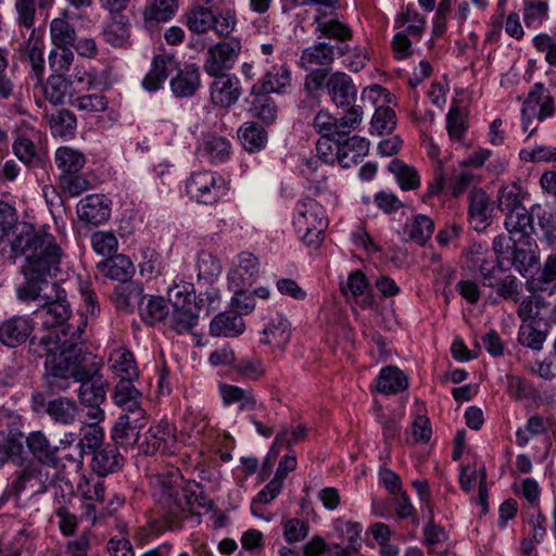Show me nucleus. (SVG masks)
<instances>
[{
    "instance_id": "f257e3e1",
    "label": "nucleus",
    "mask_w": 556,
    "mask_h": 556,
    "mask_svg": "<svg viewBox=\"0 0 556 556\" xmlns=\"http://www.w3.org/2000/svg\"><path fill=\"white\" fill-rule=\"evenodd\" d=\"M71 359L48 366L47 391L50 394L66 392L79 383L77 399L80 405L88 408V420L100 424L105 416L101 405L106 401L110 386L102 375L103 363L87 351L80 357L73 356Z\"/></svg>"
},
{
    "instance_id": "f03ea898",
    "label": "nucleus",
    "mask_w": 556,
    "mask_h": 556,
    "mask_svg": "<svg viewBox=\"0 0 556 556\" xmlns=\"http://www.w3.org/2000/svg\"><path fill=\"white\" fill-rule=\"evenodd\" d=\"M13 254L25 258L21 267L25 281L16 288L17 300L42 303L43 287L49 285V278L60 271L62 249L55 238L38 241L22 230L21 238L14 243Z\"/></svg>"
},
{
    "instance_id": "7ed1b4c3",
    "label": "nucleus",
    "mask_w": 556,
    "mask_h": 556,
    "mask_svg": "<svg viewBox=\"0 0 556 556\" xmlns=\"http://www.w3.org/2000/svg\"><path fill=\"white\" fill-rule=\"evenodd\" d=\"M45 332L29 338L28 352L36 357H46L42 371V383L47 389V374L50 365L63 359L77 358L86 351L81 342L83 328H45ZM73 359H71L72 362Z\"/></svg>"
},
{
    "instance_id": "20e7f679",
    "label": "nucleus",
    "mask_w": 556,
    "mask_h": 556,
    "mask_svg": "<svg viewBox=\"0 0 556 556\" xmlns=\"http://www.w3.org/2000/svg\"><path fill=\"white\" fill-rule=\"evenodd\" d=\"M293 225L298 236L308 247L317 248L328 226L326 211L316 200L306 198L296 203Z\"/></svg>"
},
{
    "instance_id": "39448f33",
    "label": "nucleus",
    "mask_w": 556,
    "mask_h": 556,
    "mask_svg": "<svg viewBox=\"0 0 556 556\" xmlns=\"http://www.w3.org/2000/svg\"><path fill=\"white\" fill-rule=\"evenodd\" d=\"M162 491L159 498L160 514L174 527L180 520V516L190 509L194 493L182 485V478L178 471L172 472L168 481L163 479Z\"/></svg>"
},
{
    "instance_id": "423d86ee",
    "label": "nucleus",
    "mask_w": 556,
    "mask_h": 556,
    "mask_svg": "<svg viewBox=\"0 0 556 556\" xmlns=\"http://www.w3.org/2000/svg\"><path fill=\"white\" fill-rule=\"evenodd\" d=\"M34 313L41 320L43 328L76 329L80 326L84 329L85 326L83 323L76 326L67 323L72 315V307L66 291L58 282L51 283V291L43 293L42 303L38 304Z\"/></svg>"
},
{
    "instance_id": "0eeeda50",
    "label": "nucleus",
    "mask_w": 556,
    "mask_h": 556,
    "mask_svg": "<svg viewBox=\"0 0 556 556\" xmlns=\"http://www.w3.org/2000/svg\"><path fill=\"white\" fill-rule=\"evenodd\" d=\"M312 25L318 38L337 42L334 49L339 55H345L350 52L349 41L353 38V30L346 23L340 21L336 13H327L318 9Z\"/></svg>"
},
{
    "instance_id": "6e6552de",
    "label": "nucleus",
    "mask_w": 556,
    "mask_h": 556,
    "mask_svg": "<svg viewBox=\"0 0 556 556\" xmlns=\"http://www.w3.org/2000/svg\"><path fill=\"white\" fill-rule=\"evenodd\" d=\"M31 407L35 413L47 414L53 422L63 426L73 425L79 415L76 401L62 395L47 400L43 393L36 392L31 396Z\"/></svg>"
},
{
    "instance_id": "1a4fd4ad",
    "label": "nucleus",
    "mask_w": 556,
    "mask_h": 556,
    "mask_svg": "<svg viewBox=\"0 0 556 556\" xmlns=\"http://www.w3.org/2000/svg\"><path fill=\"white\" fill-rule=\"evenodd\" d=\"M363 110L361 106H352L344 116L340 118L333 117L326 111H319L314 117L313 127L323 136L328 137H346L362 122Z\"/></svg>"
},
{
    "instance_id": "9d476101",
    "label": "nucleus",
    "mask_w": 556,
    "mask_h": 556,
    "mask_svg": "<svg viewBox=\"0 0 556 556\" xmlns=\"http://www.w3.org/2000/svg\"><path fill=\"white\" fill-rule=\"evenodd\" d=\"M241 52V42L237 38L219 41L206 52L203 68L208 76L229 74Z\"/></svg>"
},
{
    "instance_id": "9b49d317",
    "label": "nucleus",
    "mask_w": 556,
    "mask_h": 556,
    "mask_svg": "<svg viewBox=\"0 0 556 556\" xmlns=\"http://www.w3.org/2000/svg\"><path fill=\"white\" fill-rule=\"evenodd\" d=\"M53 483V477L49 470L39 464H30L17 472L9 484L7 492L17 496L23 491H29L31 495L42 494Z\"/></svg>"
},
{
    "instance_id": "f8f14e48",
    "label": "nucleus",
    "mask_w": 556,
    "mask_h": 556,
    "mask_svg": "<svg viewBox=\"0 0 556 556\" xmlns=\"http://www.w3.org/2000/svg\"><path fill=\"white\" fill-rule=\"evenodd\" d=\"M187 193L202 204H214L224 193V180L208 170L194 173L187 180Z\"/></svg>"
},
{
    "instance_id": "ddd939ff",
    "label": "nucleus",
    "mask_w": 556,
    "mask_h": 556,
    "mask_svg": "<svg viewBox=\"0 0 556 556\" xmlns=\"http://www.w3.org/2000/svg\"><path fill=\"white\" fill-rule=\"evenodd\" d=\"M147 424L144 408L123 412L111 429V439L116 445L128 446L138 442L140 430Z\"/></svg>"
},
{
    "instance_id": "4468645a",
    "label": "nucleus",
    "mask_w": 556,
    "mask_h": 556,
    "mask_svg": "<svg viewBox=\"0 0 556 556\" xmlns=\"http://www.w3.org/2000/svg\"><path fill=\"white\" fill-rule=\"evenodd\" d=\"M480 274L482 277V285L489 288H495L498 296L504 300L519 301V293L521 290V282L514 275H506L503 278L496 276V271H503V262L497 261V265L489 267L486 261L480 265Z\"/></svg>"
},
{
    "instance_id": "2eb2a0df",
    "label": "nucleus",
    "mask_w": 556,
    "mask_h": 556,
    "mask_svg": "<svg viewBox=\"0 0 556 556\" xmlns=\"http://www.w3.org/2000/svg\"><path fill=\"white\" fill-rule=\"evenodd\" d=\"M177 447L175 427L167 421H161L149 428L144 435L142 450L147 455L155 453L174 454Z\"/></svg>"
},
{
    "instance_id": "dca6fc26",
    "label": "nucleus",
    "mask_w": 556,
    "mask_h": 556,
    "mask_svg": "<svg viewBox=\"0 0 556 556\" xmlns=\"http://www.w3.org/2000/svg\"><path fill=\"white\" fill-rule=\"evenodd\" d=\"M22 229L29 235V238L34 237V239L38 241H47L48 238H54L50 233L37 231L31 224L18 223L15 208L0 201V238L7 237L13 232L14 238L11 241L12 252L15 241L21 238Z\"/></svg>"
},
{
    "instance_id": "f3484780",
    "label": "nucleus",
    "mask_w": 556,
    "mask_h": 556,
    "mask_svg": "<svg viewBox=\"0 0 556 556\" xmlns=\"http://www.w3.org/2000/svg\"><path fill=\"white\" fill-rule=\"evenodd\" d=\"M212 77L214 78L210 86L212 102L224 109L233 105L242 94L239 78L232 74H219Z\"/></svg>"
},
{
    "instance_id": "a211bd4d",
    "label": "nucleus",
    "mask_w": 556,
    "mask_h": 556,
    "mask_svg": "<svg viewBox=\"0 0 556 556\" xmlns=\"http://www.w3.org/2000/svg\"><path fill=\"white\" fill-rule=\"evenodd\" d=\"M35 329V323L27 315H14L0 325V341L9 348L25 343Z\"/></svg>"
},
{
    "instance_id": "6ab92c4d",
    "label": "nucleus",
    "mask_w": 556,
    "mask_h": 556,
    "mask_svg": "<svg viewBox=\"0 0 556 556\" xmlns=\"http://www.w3.org/2000/svg\"><path fill=\"white\" fill-rule=\"evenodd\" d=\"M493 206L490 197L481 188L468 193V219L477 231L484 230L492 220Z\"/></svg>"
},
{
    "instance_id": "aec40b11",
    "label": "nucleus",
    "mask_w": 556,
    "mask_h": 556,
    "mask_svg": "<svg viewBox=\"0 0 556 556\" xmlns=\"http://www.w3.org/2000/svg\"><path fill=\"white\" fill-rule=\"evenodd\" d=\"M78 218L89 225L99 226L111 215V207L103 194H88L77 204Z\"/></svg>"
},
{
    "instance_id": "412c9836",
    "label": "nucleus",
    "mask_w": 556,
    "mask_h": 556,
    "mask_svg": "<svg viewBox=\"0 0 556 556\" xmlns=\"http://www.w3.org/2000/svg\"><path fill=\"white\" fill-rule=\"evenodd\" d=\"M176 74L169 81L170 90L176 98L192 97L201 86L200 70L193 63H185L182 67L177 62Z\"/></svg>"
},
{
    "instance_id": "4be33fe9",
    "label": "nucleus",
    "mask_w": 556,
    "mask_h": 556,
    "mask_svg": "<svg viewBox=\"0 0 556 556\" xmlns=\"http://www.w3.org/2000/svg\"><path fill=\"white\" fill-rule=\"evenodd\" d=\"M325 86L338 108L355 106L357 89L349 75L336 72L330 75Z\"/></svg>"
},
{
    "instance_id": "5701e85b",
    "label": "nucleus",
    "mask_w": 556,
    "mask_h": 556,
    "mask_svg": "<svg viewBox=\"0 0 556 556\" xmlns=\"http://www.w3.org/2000/svg\"><path fill=\"white\" fill-rule=\"evenodd\" d=\"M175 70H177V60L174 55L166 53L155 55L150 71L141 81L142 88L149 92L157 91Z\"/></svg>"
},
{
    "instance_id": "b1692460",
    "label": "nucleus",
    "mask_w": 556,
    "mask_h": 556,
    "mask_svg": "<svg viewBox=\"0 0 556 556\" xmlns=\"http://www.w3.org/2000/svg\"><path fill=\"white\" fill-rule=\"evenodd\" d=\"M291 84V72L285 64H275L264 71L263 76L255 83L251 92L282 93Z\"/></svg>"
},
{
    "instance_id": "393cba45",
    "label": "nucleus",
    "mask_w": 556,
    "mask_h": 556,
    "mask_svg": "<svg viewBox=\"0 0 556 556\" xmlns=\"http://www.w3.org/2000/svg\"><path fill=\"white\" fill-rule=\"evenodd\" d=\"M336 159L343 167L358 163L359 159L368 153L369 141L359 136L338 137L336 139Z\"/></svg>"
},
{
    "instance_id": "a878e982",
    "label": "nucleus",
    "mask_w": 556,
    "mask_h": 556,
    "mask_svg": "<svg viewBox=\"0 0 556 556\" xmlns=\"http://www.w3.org/2000/svg\"><path fill=\"white\" fill-rule=\"evenodd\" d=\"M334 46L320 41L303 50L299 65L305 70H323L329 72L334 61Z\"/></svg>"
},
{
    "instance_id": "bb28decb",
    "label": "nucleus",
    "mask_w": 556,
    "mask_h": 556,
    "mask_svg": "<svg viewBox=\"0 0 556 556\" xmlns=\"http://www.w3.org/2000/svg\"><path fill=\"white\" fill-rule=\"evenodd\" d=\"M115 443H105L101 448L92 454L91 469L99 477H106L115 473L124 466V456L119 453Z\"/></svg>"
},
{
    "instance_id": "cd10ccee",
    "label": "nucleus",
    "mask_w": 556,
    "mask_h": 556,
    "mask_svg": "<svg viewBox=\"0 0 556 556\" xmlns=\"http://www.w3.org/2000/svg\"><path fill=\"white\" fill-rule=\"evenodd\" d=\"M26 444L34 458L39 462V465L58 467L60 448L52 445L42 431L30 432L26 438Z\"/></svg>"
},
{
    "instance_id": "c85d7f7f",
    "label": "nucleus",
    "mask_w": 556,
    "mask_h": 556,
    "mask_svg": "<svg viewBox=\"0 0 556 556\" xmlns=\"http://www.w3.org/2000/svg\"><path fill=\"white\" fill-rule=\"evenodd\" d=\"M504 225L509 233V240L513 242L522 243L525 240L533 239V217L526 208L507 214Z\"/></svg>"
},
{
    "instance_id": "c756f323",
    "label": "nucleus",
    "mask_w": 556,
    "mask_h": 556,
    "mask_svg": "<svg viewBox=\"0 0 556 556\" xmlns=\"http://www.w3.org/2000/svg\"><path fill=\"white\" fill-rule=\"evenodd\" d=\"M290 323L280 314L273 316L261 332L260 342L282 348L290 339Z\"/></svg>"
},
{
    "instance_id": "7c9ffc66",
    "label": "nucleus",
    "mask_w": 556,
    "mask_h": 556,
    "mask_svg": "<svg viewBox=\"0 0 556 556\" xmlns=\"http://www.w3.org/2000/svg\"><path fill=\"white\" fill-rule=\"evenodd\" d=\"M244 321L236 311H226L216 315L210 324V333L214 337H237L244 331Z\"/></svg>"
},
{
    "instance_id": "2f4dec72",
    "label": "nucleus",
    "mask_w": 556,
    "mask_h": 556,
    "mask_svg": "<svg viewBox=\"0 0 556 556\" xmlns=\"http://www.w3.org/2000/svg\"><path fill=\"white\" fill-rule=\"evenodd\" d=\"M98 269L105 277L118 280L119 283L129 280L135 273L130 258L124 254H116L98 263Z\"/></svg>"
},
{
    "instance_id": "473e14b6",
    "label": "nucleus",
    "mask_w": 556,
    "mask_h": 556,
    "mask_svg": "<svg viewBox=\"0 0 556 556\" xmlns=\"http://www.w3.org/2000/svg\"><path fill=\"white\" fill-rule=\"evenodd\" d=\"M219 394L226 406L238 403L240 412H252L257 407V401L251 390L235 384L220 383Z\"/></svg>"
},
{
    "instance_id": "72a5a7b5",
    "label": "nucleus",
    "mask_w": 556,
    "mask_h": 556,
    "mask_svg": "<svg viewBox=\"0 0 556 556\" xmlns=\"http://www.w3.org/2000/svg\"><path fill=\"white\" fill-rule=\"evenodd\" d=\"M173 312L169 316V327L177 333L190 332L197 326L200 309L198 303L190 302L182 306H172Z\"/></svg>"
},
{
    "instance_id": "f704fd0d",
    "label": "nucleus",
    "mask_w": 556,
    "mask_h": 556,
    "mask_svg": "<svg viewBox=\"0 0 556 556\" xmlns=\"http://www.w3.org/2000/svg\"><path fill=\"white\" fill-rule=\"evenodd\" d=\"M231 144L225 137L208 135L204 137L198 153L202 159H206L214 164L224 163L230 155Z\"/></svg>"
},
{
    "instance_id": "c9c22d12",
    "label": "nucleus",
    "mask_w": 556,
    "mask_h": 556,
    "mask_svg": "<svg viewBox=\"0 0 556 556\" xmlns=\"http://www.w3.org/2000/svg\"><path fill=\"white\" fill-rule=\"evenodd\" d=\"M68 18L70 11L63 10L60 16L50 23V37L55 48L73 47L77 39L75 28Z\"/></svg>"
},
{
    "instance_id": "e433bc0d",
    "label": "nucleus",
    "mask_w": 556,
    "mask_h": 556,
    "mask_svg": "<svg viewBox=\"0 0 556 556\" xmlns=\"http://www.w3.org/2000/svg\"><path fill=\"white\" fill-rule=\"evenodd\" d=\"M112 299L118 308L124 309L139 306L146 296L141 285L129 279L114 287Z\"/></svg>"
},
{
    "instance_id": "4c0bfd02",
    "label": "nucleus",
    "mask_w": 556,
    "mask_h": 556,
    "mask_svg": "<svg viewBox=\"0 0 556 556\" xmlns=\"http://www.w3.org/2000/svg\"><path fill=\"white\" fill-rule=\"evenodd\" d=\"M132 380L119 379L112 394L113 402L122 407L123 412L142 408V393L134 386Z\"/></svg>"
},
{
    "instance_id": "58836bf2",
    "label": "nucleus",
    "mask_w": 556,
    "mask_h": 556,
    "mask_svg": "<svg viewBox=\"0 0 556 556\" xmlns=\"http://www.w3.org/2000/svg\"><path fill=\"white\" fill-rule=\"evenodd\" d=\"M407 387V377L396 366L382 368L377 377V390L382 394H395Z\"/></svg>"
},
{
    "instance_id": "ea45409f",
    "label": "nucleus",
    "mask_w": 556,
    "mask_h": 556,
    "mask_svg": "<svg viewBox=\"0 0 556 556\" xmlns=\"http://www.w3.org/2000/svg\"><path fill=\"white\" fill-rule=\"evenodd\" d=\"M129 20L124 14L110 17L103 28L104 40L113 47H123L129 39Z\"/></svg>"
},
{
    "instance_id": "a19ab883",
    "label": "nucleus",
    "mask_w": 556,
    "mask_h": 556,
    "mask_svg": "<svg viewBox=\"0 0 556 556\" xmlns=\"http://www.w3.org/2000/svg\"><path fill=\"white\" fill-rule=\"evenodd\" d=\"M46 99L54 104L62 105L67 98L73 97V83L63 74H52L45 86Z\"/></svg>"
},
{
    "instance_id": "79ce46f5",
    "label": "nucleus",
    "mask_w": 556,
    "mask_h": 556,
    "mask_svg": "<svg viewBox=\"0 0 556 556\" xmlns=\"http://www.w3.org/2000/svg\"><path fill=\"white\" fill-rule=\"evenodd\" d=\"M513 260L511 264L516 269L525 276L526 273L538 264L539 257L535 253L536 243L534 239L525 240V242H513Z\"/></svg>"
},
{
    "instance_id": "37998d69",
    "label": "nucleus",
    "mask_w": 556,
    "mask_h": 556,
    "mask_svg": "<svg viewBox=\"0 0 556 556\" xmlns=\"http://www.w3.org/2000/svg\"><path fill=\"white\" fill-rule=\"evenodd\" d=\"M238 137L243 148L249 152H257L267 142V132L255 122L244 123L238 131Z\"/></svg>"
},
{
    "instance_id": "c03bdc74",
    "label": "nucleus",
    "mask_w": 556,
    "mask_h": 556,
    "mask_svg": "<svg viewBox=\"0 0 556 556\" xmlns=\"http://www.w3.org/2000/svg\"><path fill=\"white\" fill-rule=\"evenodd\" d=\"M197 277L198 282L212 285L222 273L219 260L207 251H200L197 255Z\"/></svg>"
},
{
    "instance_id": "a18cd8bd",
    "label": "nucleus",
    "mask_w": 556,
    "mask_h": 556,
    "mask_svg": "<svg viewBox=\"0 0 556 556\" xmlns=\"http://www.w3.org/2000/svg\"><path fill=\"white\" fill-rule=\"evenodd\" d=\"M178 9V0H153L143 12L144 23L152 27L154 23L167 22Z\"/></svg>"
},
{
    "instance_id": "49530a36",
    "label": "nucleus",
    "mask_w": 556,
    "mask_h": 556,
    "mask_svg": "<svg viewBox=\"0 0 556 556\" xmlns=\"http://www.w3.org/2000/svg\"><path fill=\"white\" fill-rule=\"evenodd\" d=\"M522 190L517 184L503 186L497 194V207L506 215L526 208L522 204Z\"/></svg>"
},
{
    "instance_id": "de8ad7c7",
    "label": "nucleus",
    "mask_w": 556,
    "mask_h": 556,
    "mask_svg": "<svg viewBox=\"0 0 556 556\" xmlns=\"http://www.w3.org/2000/svg\"><path fill=\"white\" fill-rule=\"evenodd\" d=\"M111 368L121 379H135L138 377V368L135 357L127 350L114 351L110 356Z\"/></svg>"
},
{
    "instance_id": "09e8293b",
    "label": "nucleus",
    "mask_w": 556,
    "mask_h": 556,
    "mask_svg": "<svg viewBox=\"0 0 556 556\" xmlns=\"http://www.w3.org/2000/svg\"><path fill=\"white\" fill-rule=\"evenodd\" d=\"M147 302L141 300L138 308L142 320L148 325H154L163 320L168 314L165 300L162 296H146Z\"/></svg>"
},
{
    "instance_id": "8fccbe9b",
    "label": "nucleus",
    "mask_w": 556,
    "mask_h": 556,
    "mask_svg": "<svg viewBox=\"0 0 556 556\" xmlns=\"http://www.w3.org/2000/svg\"><path fill=\"white\" fill-rule=\"evenodd\" d=\"M547 328L540 329L534 320L522 324L518 331V342L533 351H541L547 338Z\"/></svg>"
},
{
    "instance_id": "3c124183",
    "label": "nucleus",
    "mask_w": 556,
    "mask_h": 556,
    "mask_svg": "<svg viewBox=\"0 0 556 556\" xmlns=\"http://www.w3.org/2000/svg\"><path fill=\"white\" fill-rule=\"evenodd\" d=\"M251 93L255 97L251 106L252 115L266 125L274 123L278 113L274 99L264 92Z\"/></svg>"
},
{
    "instance_id": "603ef678",
    "label": "nucleus",
    "mask_w": 556,
    "mask_h": 556,
    "mask_svg": "<svg viewBox=\"0 0 556 556\" xmlns=\"http://www.w3.org/2000/svg\"><path fill=\"white\" fill-rule=\"evenodd\" d=\"M185 16L189 30L195 34H204L214 25V12L210 8L194 7Z\"/></svg>"
},
{
    "instance_id": "864d4df0",
    "label": "nucleus",
    "mask_w": 556,
    "mask_h": 556,
    "mask_svg": "<svg viewBox=\"0 0 556 556\" xmlns=\"http://www.w3.org/2000/svg\"><path fill=\"white\" fill-rule=\"evenodd\" d=\"M85 162L84 154L78 150L61 147L55 152V164L62 174L79 173Z\"/></svg>"
},
{
    "instance_id": "5fc2aeb1",
    "label": "nucleus",
    "mask_w": 556,
    "mask_h": 556,
    "mask_svg": "<svg viewBox=\"0 0 556 556\" xmlns=\"http://www.w3.org/2000/svg\"><path fill=\"white\" fill-rule=\"evenodd\" d=\"M232 369L243 379L252 381L261 379L266 374L264 362L255 355L236 358Z\"/></svg>"
},
{
    "instance_id": "6e6d98bb",
    "label": "nucleus",
    "mask_w": 556,
    "mask_h": 556,
    "mask_svg": "<svg viewBox=\"0 0 556 556\" xmlns=\"http://www.w3.org/2000/svg\"><path fill=\"white\" fill-rule=\"evenodd\" d=\"M389 170L396 177L403 190H414L419 187L420 180L417 170L401 160H392L389 164Z\"/></svg>"
},
{
    "instance_id": "4d7b16f0",
    "label": "nucleus",
    "mask_w": 556,
    "mask_h": 556,
    "mask_svg": "<svg viewBox=\"0 0 556 556\" xmlns=\"http://www.w3.org/2000/svg\"><path fill=\"white\" fill-rule=\"evenodd\" d=\"M49 125L54 136L67 137L74 135L77 119L73 112L62 109L50 116Z\"/></svg>"
},
{
    "instance_id": "13d9d810",
    "label": "nucleus",
    "mask_w": 556,
    "mask_h": 556,
    "mask_svg": "<svg viewBox=\"0 0 556 556\" xmlns=\"http://www.w3.org/2000/svg\"><path fill=\"white\" fill-rule=\"evenodd\" d=\"M99 424L90 421L89 426L84 430L83 438L78 442L80 451L85 454H93L101 448L103 443L104 431Z\"/></svg>"
},
{
    "instance_id": "bf43d9fd",
    "label": "nucleus",
    "mask_w": 556,
    "mask_h": 556,
    "mask_svg": "<svg viewBox=\"0 0 556 556\" xmlns=\"http://www.w3.org/2000/svg\"><path fill=\"white\" fill-rule=\"evenodd\" d=\"M126 498L119 494H114L108 502L105 508L101 509L105 514V523L112 519V525L121 532L124 533L127 530V522L122 518L119 514L125 507Z\"/></svg>"
},
{
    "instance_id": "052dcab7",
    "label": "nucleus",
    "mask_w": 556,
    "mask_h": 556,
    "mask_svg": "<svg viewBox=\"0 0 556 556\" xmlns=\"http://www.w3.org/2000/svg\"><path fill=\"white\" fill-rule=\"evenodd\" d=\"M548 5L541 0H523V22L527 27H538L547 18Z\"/></svg>"
},
{
    "instance_id": "680f3d73",
    "label": "nucleus",
    "mask_w": 556,
    "mask_h": 556,
    "mask_svg": "<svg viewBox=\"0 0 556 556\" xmlns=\"http://www.w3.org/2000/svg\"><path fill=\"white\" fill-rule=\"evenodd\" d=\"M434 231V223L427 215H417L409 230V239L419 245H425Z\"/></svg>"
},
{
    "instance_id": "e2e57ef3",
    "label": "nucleus",
    "mask_w": 556,
    "mask_h": 556,
    "mask_svg": "<svg viewBox=\"0 0 556 556\" xmlns=\"http://www.w3.org/2000/svg\"><path fill=\"white\" fill-rule=\"evenodd\" d=\"M90 240L92 249L102 256L111 257L117 251L118 240L112 231H96Z\"/></svg>"
},
{
    "instance_id": "0e129e2a",
    "label": "nucleus",
    "mask_w": 556,
    "mask_h": 556,
    "mask_svg": "<svg viewBox=\"0 0 556 556\" xmlns=\"http://www.w3.org/2000/svg\"><path fill=\"white\" fill-rule=\"evenodd\" d=\"M556 254L547 256L541 274L534 280L535 289L539 291H548L549 294L556 289Z\"/></svg>"
},
{
    "instance_id": "69168bd1",
    "label": "nucleus",
    "mask_w": 556,
    "mask_h": 556,
    "mask_svg": "<svg viewBox=\"0 0 556 556\" xmlns=\"http://www.w3.org/2000/svg\"><path fill=\"white\" fill-rule=\"evenodd\" d=\"M406 23L408 25L404 31L413 39H420L425 30L426 18L416 10L407 8L406 12L396 20V25L403 26Z\"/></svg>"
},
{
    "instance_id": "338daca9",
    "label": "nucleus",
    "mask_w": 556,
    "mask_h": 556,
    "mask_svg": "<svg viewBox=\"0 0 556 556\" xmlns=\"http://www.w3.org/2000/svg\"><path fill=\"white\" fill-rule=\"evenodd\" d=\"M60 188L70 197H78L90 188V181L78 173L61 174Z\"/></svg>"
},
{
    "instance_id": "774afa93",
    "label": "nucleus",
    "mask_w": 556,
    "mask_h": 556,
    "mask_svg": "<svg viewBox=\"0 0 556 556\" xmlns=\"http://www.w3.org/2000/svg\"><path fill=\"white\" fill-rule=\"evenodd\" d=\"M396 125L395 112L389 106H379L376 109L371 118V132L382 135L391 132Z\"/></svg>"
}]
</instances>
